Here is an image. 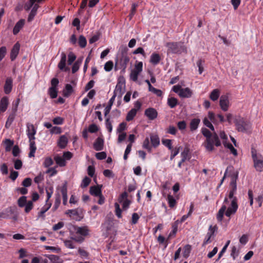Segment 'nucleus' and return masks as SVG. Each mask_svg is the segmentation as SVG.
Masks as SVG:
<instances>
[{
    "instance_id": "24",
    "label": "nucleus",
    "mask_w": 263,
    "mask_h": 263,
    "mask_svg": "<svg viewBox=\"0 0 263 263\" xmlns=\"http://www.w3.org/2000/svg\"><path fill=\"white\" fill-rule=\"evenodd\" d=\"M39 5L37 4H35L32 10H31V12H30L29 14V16H28V22H31L34 16H35L36 14V12H37V10L39 8Z\"/></svg>"
},
{
    "instance_id": "11",
    "label": "nucleus",
    "mask_w": 263,
    "mask_h": 263,
    "mask_svg": "<svg viewBox=\"0 0 263 263\" xmlns=\"http://www.w3.org/2000/svg\"><path fill=\"white\" fill-rule=\"evenodd\" d=\"M144 115L149 120H153L157 118L158 116V112L154 108L149 107L145 109Z\"/></svg>"
},
{
    "instance_id": "37",
    "label": "nucleus",
    "mask_w": 263,
    "mask_h": 263,
    "mask_svg": "<svg viewBox=\"0 0 263 263\" xmlns=\"http://www.w3.org/2000/svg\"><path fill=\"white\" fill-rule=\"evenodd\" d=\"M192 250L191 246L186 245L183 248V256L184 258H187L191 253Z\"/></svg>"
},
{
    "instance_id": "59",
    "label": "nucleus",
    "mask_w": 263,
    "mask_h": 263,
    "mask_svg": "<svg viewBox=\"0 0 263 263\" xmlns=\"http://www.w3.org/2000/svg\"><path fill=\"white\" fill-rule=\"evenodd\" d=\"M238 254L239 251L237 250L236 247L233 246L232 248L231 256L233 257V259L235 260Z\"/></svg>"
},
{
    "instance_id": "39",
    "label": "nucleus",
    "mask_w": 263,
    "mask_h": 263,
    "mask_svg": "<svg viewBox=\"0 0 263 263\" xmlns=\"http://www.w3.org/2000/svg\"><path fill=\"white\" fill-rule=\"evenodd\" d=\"M15 116H16V114L14 113H12V112H11L9 115V116L7 119V122L6 123L5 126H6V128H8L10 126V125L12 124V123L14 121Z\"/></svg>"
},
{
    "instance_id": "47",
    "label": "nucleus",
    "mask_w": 263,
    "mask_h": 263,
    "mask_svg": "<svg viewBox=\"0 0 263 263\" xmlns=\"http://www.w3.org/2000/svg\"><path fill=\"white\" fill-rule=\"evenodd\" d=\"M61 203V198L59 194H58L55 199L54 204L52 208V211H56L58 208H59L60 204Z\"/></svg>"
},
{
    "instance_id": "8",
    "label": "nucleus",
    "mask_w": 263,
    "mask_h": 263,
    "mask_svg": "<svg viewBox=\"0 0 263 263\" xmlns=\"http://www.w3.org/2000/svg\"><path fill=\"white\" fill-rule=\"evenodd\" d=\"M166 46L168 48L167 52L173 53L181 52L182 49L183 48L181 43L177 42L167 43Z\"/></svg>"
},
{
    "instance_id": "14",
    "label": "nucleus",
    "mask_w": 263,
    "mask_h": 263,
    "mask_svg": "<svg viewBox=\"0 0 263 263\" xmlns=\"http://www.w3.org/2000/svg\"><path fill=\"white\" fill-rule=\"evenodd\" d=\"M20 48V45L18 42L15 43L13 46L10 53V59L11 61H14L16 59L18 54Z\"/></svg>"
},
{
    "instance_id": "1",
    "label": "nucleus",
    "mask_w": 263,
    "mask_h": 263,
    "mask_svg": "<svg viewBox=\"0 0 263 263\" xmlns=\"http://www.w3.org/2000/svg\"><path fill=\"white\" fill-rule=\"evenodd\" d=\"M201 133L202 135L206 137L205 147L207 151L209 152L214 151V144H215L216 146H219L221 145V142L217 134L215 132H214V133L212 134L207 128H202Z\"/></svg>"
},
{
    "instance_id": "21",
    "label": "nucleus",
    "mask_w": 263,
    "mask_h": 263,
    "mask_svg": "<svg viewBox=\"0 0 263 263\" xmlns=\"http://www.w3.org/2000/svg\"><path fill=\"white\" fill-rule=\"evenodd\" d=\"M83 60V57H80L78 59V60L74 62L72 67V73H76L79 69L80 66L82 64Z\"/></svg>"
},
{
    "instance_id": "45",
    "label": "nucleus",
    "mask_w": 263,
    "mask_h": 263,
    "mask_svg": "<svg viewBox=\"0 0 263 263\" xmlns=\"http://www.w3.org/2000/svg\"><path fill=\"white\" fill-rule=\"evenodd\" d=\"M4 142L6 144V147H5L6 151V152L10 151L11 150V147L13 145V143H14L13 141L10 139H7L5 140Z\"/></svg>"
},
{
    "instance_id": "56",
    "label": "nucleus",
    "mask_w": 263,
    "mask_h": 263,
    "mask_svg": "<svg viewBox=\"0 0 263 263\" xmlns=\"http://www.w3.org/2000/svg\"><path fill=\"white\" fill-rule=\"evenodd\" d=\"M203 124L206 126L209 127L212 131L214 132V127L213 125L211 123V122L210 121H209V120L207 118H205L203 119Z\"/></svg>"
},
{
    "instance_id": "30",
    "label": "nucleus",
    "mask_w": 263,
    "mask_h": 263,
    "mask_svg": "<svg viewBox=\"0 0 263 263\" xmlns=\"http://www.w3.org/2000/svg\"><path fill=\"white\" fill-rule=\"evenodd\" d=\"M115 99V96H113L109 100L108 105L105 108V112H104L105 117H106L107 116V115L109 113L110 109H111V107L114 102Z\"/></svg>"
},
{
    "instance_id": "61",
    "label": "nucleus",
    "mask_w": 263,
    "mask_h": 263,
    "mask_svg": "<svg viewBox=\"0 0 263 263\" xmlns=\"http://www.w3.org/2000/svg\"><path fill=\"white\" fill-rule=\"evenodd\" d=\"M114 64L111 61L106 62L104 65V69L106 71H110L113 68Z\"/></svg>"
},
{
    "instance_id": "9",
    "label": "nucleus",
    "mask_w": 263,
    "mask_h": 263,
    "mask_svg": "<svg viewBox=\"0 0 263 263\" xmlns=\"http://www.w3.org/2000/svg\"><path fill=\"white\" fill-rule=\"evenodd\" d=\"M219 105L221 109L226 111L228 110L230 106L229 96L227 95H222L219 100Z\"/></svg>"
},
{
    "instance_id": "33",
    "label": "nucleus",
    "mask_w": 263,
    "mask_h": 263,
    "mask_svg": "<svg viewBox=\"0 0 263 263\" xmlns=\"http://www.w3.org/2000/svg\"><path fill=\"white\" fill-rule=\"evenodd\" d=\"M220 95V91L218 89H214L210 93V98L213 101H216Z\"/></svg>"
},
{
    "instance_id": "35",
    "label": "nucleus",
    "mask_w": 263,
    "mask_h": 263,
    "mask_svg": "<svg viewBox=\"0 0 263 263\" xmlns=\"http://www.w3.org/2000/svg\"><path fill=\"white\" fill-rule=\"evenodd\" d=\"M56 163L60 166H64L66 165L65 159L59 156H56L54 158Z\"/></svg>"
},
{
    "instance_id": "62",
    "label": "nucleus",
    "mask_w": 263,
    "mask_h": 263,
    "mask_svg": "<svg viewBox=\"0 0 263 263\" xmlns=\"http://www.w3.org/2000/svg\"><path fill=\"white\" fill-rule=\"evenodd\" d=\"M162 143L170 150L173 149L172 145V140L170 139H165L162 140Z\"/></svg>"
},
{
    "instance_id": "28",
    "label": "nucleus",
    "mask_w": 263,
    "mask_h": 263,
    "mask_svg": "<svg viewBox=\"0 0 263 263\" xmlns=\"http://www.w3.org/2000/svg\"><path fill=\"white\" fill-rule=\"evenodd\" d=\"M73 88L70 84H67L65 89L63 90V96L65 97H68L72 92Z\"/></svg>"
},
{
    "instance_id": "48",
    "label": "nucleus",
    "mask_w": 263,
    "mask_h": 263,
    "mask_svg": "<svg viewBox=\"0 0 263 263\" xmlns=\"http://www.w3.org/2000/svg\"><path fill=\"white\" fill-rule=\"evenodd\" d=\"M115 214H116V216L119 218H121L122 217V210L120 208V205L117 202H116L115 203Z\"/></svg>"
},
{
    "instance_id": "4",
    "label": "nucleus",
    "mask_w": 263,
    "mask_h": 263,
    "mask_svg": "<svg viewBox=\"0 0 263 263\" xmlns=\"http://www.w3.org/2000/svg\"><path fill=\"white\" fill-rule=\"evenodd\" d=\"M27 136L29 139V149L30 152L29 153V157H32L34 156V153L36 149L35 143L34 141L35 139L34 135L36 134V130L34 125L32 124L28 123L27 124Z\"/></svg>"
},
{
    "instance_id": "13",
    "label": "nucleus",
    "mask_w": 263,
    "mask_h": 263,
    "mask_svg": "<svg viewBox=\"0 0 263 263\" xmlns=\"http://www.w3.org/2000/svg\"><path fill=\"white\" fill-rule=\"evenodd\" d=\"M12 79L10 77L7 78L4 86V92L6 94H9L12 88Z\"/></svg>"
},
{
    "instance_id": "7",
    "label": "nucleus",
    "mask_w": 263,
    "mask_h": 263,
    "mask_svg": "<svg viewBox=\"0 0 263 263\" xmlns=\"http://www.w3.org/2000/svg\"><path fill=\"white\" fill-rule=\"evenodd\" d=\"M125 80L123 77H120L118 79L117 84L114 90V95L115 97L117 95L121 97L124 93Z\"/></svg>"
},
{
    "instance_id": "20",
    "label": "nucleus",
    "mask_w": 263,
    "mask_h": 263,
    "mask_svg": "<svg viewBox=\"0 0 263 263\" xmlns=\"http://www.w3.org/2000/svg\"><path fill=\"white\" fill-rule=\"evenodd\" d=\"M161 61L160 55L156 52L153 53L151 55L149 62L154 65H157Z\"/></svg>"
},
{
    "instance_id": "49",
    "label": "nucleus",
    "mask_w": 263,
    "mask_h": 263,
    "mask_svg": "<svg viewBox=\"0 0 263 263\" xmlns=\"http://www.w3.org/2000/svg\"><path fill=\"white\" fill-rule=\"evenodd\" d=\"M76 59V55L72 52H70L68 55V64L71 65Z\"/></svg>"
},
{
    "instance_id": "2",
    "label": "nucleus",
    "mask_w": 263,
    "mask_h": 263,
    "mask_svg": "<svg viewBox=\"0 0 263 263\" xmlns=\"http://www.w3.org/2000/svg\"><path fill=\"white\" fill-rule=\"evenodd\" d=\"M128 48L126 46H121L120 48V53L117 58L115 68V69H122L123 71L127 67L129 58L127 55Z\"/></svg>"
},
{
    "instance_id": "52",
    "label": "nucleus",
    "mask_w": 263,
    "mask_h": 263,
    "mask_svg": "<svg viewBox=\"0 0 263 263\" xmlns=\"http://www.w3.org/2000/svg\"><path fill=\"white\" fill-rule=\"evenodd\" d=\"M91 179L88 177L86 176L82 180V183L81 186L83 188L87 187L90 183Z\"/></svg>"
},
{
    "instance_id": "27",
    "label": "nucleus",
    "mask_w": 263,
    "mask_h": 263,
    "mask_svg": "<svg viewBox=\"0 0 263 263\" xmlns=\"http://www.w3.org/2000/svg\"><path fill=\"white\" fill-rule=\"evenodd\" d=\"M151 141L154 147H157L160 144V139L158 135H151L150 136Z\"/></svg>"
},
{
    "instance_id": "58",
    "label": "nucleus",
    "mask_w": 263,
    "mask_h": 263,
    "mask_svg": "<svg viewBox=\"0 0 263 263\" xmlns=\"http://www.w3.org/2000/svg\"><path fill=\"white\" fill-rule=\"evenodd\" d=\"M189 152H190V150H189V148L185 147L184 148L183 152L181 154V158L185 159H187L188 158V159H190V158L189 157Z\"/></svg>"
},
{
    "instance_id": "22",
    "label": "nucleus",
    "mask_w": 263,
    "mask_h": 263,
    "mask_svg": "<svg viewBox=\"0 0 263 263\" xmlns=\"http://www.w3.org/2000/svg\"><path fill=\"white\" fill-rule=\"evenodd\" d=\"M67 143H68V139H67V137L63 135L60 137V138L59 140V141L58 142V145L59 146V147L63 149V148H64L66 146Z\"/></svg>"
},
{
    "instance_id": "42",
    "label": "nucleus",
    "mask_w": 263,
    "mask_h": 263,
    "mask_svg": "<svg viewBox=\"0 0 263 263\" xmlns=\"http://www.w3.org/2000/svg\"><path fill=\"white\" fill-rule=\"evenodd\" d=\"M167 200L169 204V206L171 208H174L176 204V201L175 198L171 195H168Z\"/></svg>"
},
{
    "instance_id": "43",
    "label": "nucleus",
    "mask_w": 263,
    "mask_h": 263,
    "mask_svg": "<svg viewBox=\"0 0 263 263\" xmlns=\"http://www.w3.org/2000/svg\"><path fill=\"white\" fill-rule=\"evenodd\" d=\"M37 0H28V2L26 3L24 5V9L26 11H29L32 7L35 5L34 3Z\"/></svg>"
},
{
    "instance_id": "6",
    "label": "nucleus",
    "mask_w": 263,
    "mask_h": 263,
    "mask_svg": "<svg viewBox=\"0 0 263 263\" xmlns=\"http://www.w3.org/2000/svg\"><path fill=\"white\" fill-rule=\"evenodd\" d=\"M251 153L254 167L257 171L261 172L263 169V159L262 156L260 154H257L256 150L254 149H252Z\"/></svg>"
},
{
    "instance_id": "12",
    "label": "nucleus",
    "mask_w": 263,
    "mask_h": 263,
    "mask_svg": "<svg viewBox=\"0 0 263 263\" xmlns=\"http://www.w3.org/2000/svg\"><path fill=\"white\" fill-rule=\"evenodd\" d=\"M66 54L64 52L61 53V59L58 64V68L61 70L64 71H68L69 70V68L66 67Z\"/></svg>"
},
{
    "instance_id": "18",
    "label": "nucleus",
    "mask_w": 263,
    "mask_h": 263,
    "mask_svg": "<svg viewBox=\"0 0 263 263\" xmlns=\"http://www.w3.org/2000/svg\"><path fill=\"white\" fill-rule=\"evenodd\" d=\"M61 193L63 196V203L66 205L67 202V182H65L61 188Z\"/></svg>"
},
{
    "instance_id": "53",
    "label": "nucleus",
    "mask_w": 263,
    "mask_h": 263,
    "mask_svg": "<svg viewBox=\"0 0 263 263\" xmlns=\"http://www.w3.org/2000/svg\"><path fill=\"white\" fill-rule=\"evenodd\" d=\"M135 70L138 71L139 73H141L143 69V63L142 62H139L136 63L135 65L134 69Z\"/></svg>"
},
{
    "instance_id": "57",
    "label": "nucleus",
    "mask_w": 263,
    "mask_h": 263,
    "mask_svg": "<svg viewBox=\"0 0 263 263\" xmlns=\"http://www.w3.org/2000/svg\"><path fill=\"white\" fill-rule=\"evenodd\" d=\"M6 212L7 213V215H9V218H10V215H13L17 212H16V208L15 206L9 207L6 209Z\"/></svg>"
},
{
    "instance_id": "44",
    "label": "nucleus",
    "mask_w": 263,
    "mask_h": 263,
    "mask_svg": "<svg viewBox=\"0 0 263 263\" xmlns=\"http://www.w3.org/2000/svg\"><path fill=\"white\" fill-rule=\"evenodd\" d=\"M143 147L146 149H147L149 152H151L152 151V147L149 145V141L148 137H146L143 141Z\"/></svg>"
},
{
    "instance_id": "51",
    "label": "nucleus",
    "mask_w": 263,
    "mask_h": 263,
    "mask_svg": "<svg viewBox=\"0 0 263 263\" xmlns=\"http://www.w3.org/2000/svg\"><path fill=\"white\" fill-rule=\"evenodd\" d=\"M204 63V61L202 59H199L197 62V65L198 67V70H199V74H201L204 70V68L203 66Z\"/></svg>"
},
{
    "instance_id": "19",
    "label": "nucleus",
    "mask_w": 263,
    "mask_h": 263,
    "mask_svg": "<svg viewBox=\"0 0 263 263\" xmlns=\"http://www.w3.org/2000/svg\"><path fill=\"white\" fill-rule=\"evenodd\" d=\"M192 95V91L189 88H182L179 92V96L181 98H190Z\"/></svg>"
},
{
    "instance_id": "5",
    "label": "nucleus",
    "mask_w": 263,
    "mask_h": 263,
    "mask_svg": "<svg viewBox=\"0 0 263 263\" xmlns=\"http://www.w3.org/2000/svg\"><path fill=\"white\" fill-rule=\"evenodd\" d=\"M234 123L238 132H245L251 127L250 122L240 116L235 119Z\"/></svg>"
},
{
    "instance_id": "40",
    "label": "nucleus",
    "mask_w": 263,
    "mask_h": 263,
    "mask_svg": "<svg viewBox=\"0 0 263 263\" xmlns=\"http://www.w3.org/2000/svg\"><path fill=\"white\" fill-rule=\"evenodd\" d=\"M139 74L140 73L135 70L134 69L132 70L129 75L130 79L134 82H136L138 80V78Z\"/></svg>"
},
{
    "instance_id": "60",
    "label": "nucleus",
    "mask_w": 263,
    "mask_h": 263,
    "mask_svg": "<svg viewBox=\"0 0 263 263\" xmlns=\"http://www.w3.org/2000/svg\"><path fill=\"white\" fill-rule=\"evenodd\" d=\"M32 180L30 178H25L22 182V185L25 187H29L31 185Z\"/></svg>"
},
{
    "instance_id": "46",
    "label": "nucleus",
    "mask_w": 263,
    "mask_h": 263,
    "mask_svg": "<svg viewBox=\"0 0 263 263\" xmlns=\"http://www.w3.org/2000/svg\"><path fill=\"white\" fill-rule=\"evenodd\" d=\"M87 44L86 38L82 35H80L79 38V45L81 48H84Z\"/></svg>"
},
{
    "instance_id": "23",
    "label": "nucleus",
    "mask_w": 263,
    "mask_h": 263,
    "mask_svg": "<svg viewBox=\"0 0 263 263\" xmlns=\"http://www.w3.org/2000/svg\"><path fill=\"white\" fill-rule=\"evenodd\" d=\"M51 206V203H46V205L43 206L41 211L38 213V217H42L43 219L45 218L44 214L50 208Z\"/></svg>"
},
{
    "instance_id": "17",
    "label": "nucleus",
    "mask_w": 263,
    "mask_h": 263,
    "mask_svg": "<svg viewBox=\"0 0 263 263\" xmlns=\"http://www.w3.org/2000/svg\"><path fill=\"white\" fill-rule=\"evenodd\" d=\"M25 24V20L24 19L20 20L16 23L13 29V33L16 35L23 28Z\"/></svg>"
},
{
    "instance_id": "31",
    "label": "nucleus",
    "mask_w": 263,
    "mask_h": 263,
    "mask_svg": "<svg viewBox=\"0 0 263 263\" xmlns=\"http://www.w3.org/2000/svg\"><path fill=\"white\" fill-rule=\"evenodd\" d=\"M137 109L136 108H132L127 114L126 117V120L127 121H132L136 115Z\"/></svg>"
},
{
    "instance_id": "3",
    "label": "nucleus",
    "mask_w": 263,
    "mask_h": 263,
    "mask_svg": "<svg viewBox=\"0 0 263 263\" xmlns=\"http://www.w3.org/2000/svg\"><path fill=\"white\" fill-rule=\"evenodd\" d=\"M227 177L231 178V182L230 183V188L237 189V180L238 178V172L234 170L232 166H229L227 167L226 171L224 173V176L221 180L219 186L221 185L224 180Z\"/></svg>"
},
{
    "instance_id": "29",
    "label": "nucleus",
    "mask_w": 263,
    "mask_h": 263,
    "mask_svg": "<svg viewBox=\"0 0 263 263\" xmlns=\"http://www.w3.org/2000/svg\"><path fill=\"white\" fill-rule=\"evenodd\" d=\"M227 209V206L225 205H223L220 210H219L217 214V220L219 222H221L222 220L223 214Z\"/></svg>"
},
{
    "instance_id": "25",
    "label": "nucleus",
    "mask_w": 263,
    "mask_h": 263,
    "mask_svg": "<svg viewBox=\"0 0 263 263\" xmlns=\"http://www.w3.org/2000/svg\"><path fill=\"white\" fill-rule=\"evenodd\" d=\"M200 120L199 119H193L191 120L190 124V127L191 131H194L198 127L199 124L200 123Z\"/></svg>"
},
{
    "instance_id": "54",
    "label": "nucleus",
    "mask_w": 263,
    "mask_h": 263,
    "mask_svg": "<svg viewBox=\"0 0 263 263\" xmlns=\"http://www.w3.org/2000/svg\"><path fill=\"white\" fill-rule=\"evenodd\" d=\"M64 245L66 247L69 249H74L75 248V246L73 244V241L71 240H65L64 241Z\"/></svg>"
},
{
    "instance_id": "63",
    "label": "nucleus",
    "mask_w": 263,
    "mask_h": 263,
    "mask_svg": "<svg viewBox=\"0 0 263 263\" xmlns=\"http://www.w3.org/2000/svg\"><path fill=\"white\" fill-rule=\"evenodd\" d=\"M50 131V133L52 134H59L62 132L61 127L58 126H54L52 127Z\"/></svg>"
},
{
    "instance_id": "36",
    "label": "nucleus",
    "mask_w": 263,
    "mask_h": 263,
    "mask_svg": "<svg viewBox=\"0 0 263 263\" xmlns=\"http://www.w3.org/2000/svg\"><path fill=\"white\" fill-rule=\"evenodd\" d=\"M223 145L224 146L226 147H227L228 148H229L231 153L234 155L235 156H237V151L236 150V149H235L233 146L232 145V144H231L230 143H227L226 142H223Z\"/></svg>"
},
{
    "instance_id": "64",
    "label": "nucleus",
    "mask_w": 263,
    "mask_h": 263,
    "mask_svg": "<svg viewBox=\"0 0 263 263\" xmlns=\"http://www.w3.org/2000/svg\"><path fill=\"white\" fill-rule=\"evenodd\" d=\"M96 157L99 160H103L106 158V154L104 152L97 153Z\"/></svg>"
},
{
    "instance_id": "38",
    "label": "nucleus",
    "mask_w": 263,
    "mask_h": 263,
    "mask_svg": "<svg viewBox=\"0 0 263 263\" xmlns=\"http://www.w3.org/2000/svg\"><path fill=\"white\" fill-rule=\"evenodd\" d=\"M48 93L51 98H56L58 96V88L54 87H50L48 89Z\"/></svg>"
},
{
    "instance_id": "15",
    "label": "nucleus",
    "mask_w": 263,
    "mask_h": 263,
    "mask_svg": "<svg viewBox=\"0 0 263 263\" xmlns=\"http://www.w3.org/2000/svg\"><path fill=\"white\" fill-rule=\"evenodd\" d=\"M104 145V140L102 138L98 137L93 143V148L97 151H100L103 149Z\"/></svg>"
},
{
    "instance_id": "16",
    "label": "nucleus",
    "mask_w": 263,
    "mask_h": 263,
    "mask_svg": "<svg viewBox=\"0 0 263 263\" xmlns=\"http://www.w3.org/2000/svg\"><path fill=\"white\" fill-rule=\"evenodd\" d=\"M102 185L91 186L89 189V193L91 195L98 196L102 194L101 187Z\"/></svg>"
},
{
    "instance_id": "41",
    "label": "nucleus",
    "mask_w": 263,
    "mask_h": 263,
    "mask_svg": "<svg viewBox=\"0 0 263 263\" xmlns=\"http://www.w3.org/2000/svg\"><path fill=\"white\" fill-rule=\"evenodd\" d=\"M27 202V197L23 196L21 197L17 200L18 205L21 207L25 206Z\"/></svg>"
},
{
    "instance_id": "26",
    "label": "nucleus",
    "mask_w": 263,
    "mask_h": 263,
    "mask_svg": "<svg viewBox=\"0 0 263 263\" xmlns=\"http://www.w3.org/2000/svg\"><path fill=\"white\" fill-rule=\"evenodd\" d=\"M8 99L7 97H4L1 101V110L2 112L6 110L8 105Z\"/></svg>"
},
{
    "instance_id": "50",
    "label": "nucleus",
    "mask_w": 263,
    "mask_h": 263,
    "mask_svg": "<svg viewBox=\"0 0 263 263\" xmlns=\"http://www.w3.org/2000/svg\"><path fill=\"white\" fill-rule=\"evenodd\" d=\"M53 164V161L51 157H47L45 159L43 166L45 167H48Z\"/></svg>"
},
{
    "instance_id": "34",
    "label": "nucleus",
    "mask_w": 263,
    "mask_h": 263,
    "mask_svg": "<svg viewBox=\"0 0 263 263\" xmlns=\"http://www.w3.org/2000/svg\"><path fill=\"white\" fill-rule=\"evenodd\" d=\"M178 104V100L174 97H170L167 99V104L171 108H174Z\"/></svg>"
},
{
    "instance_id": "32",
    "label": "nucleus",
    "mask_w": 263,
    "mask_h": 263,
    "mask_svg": "<svg viewBox=\"0 0 263 263\" xmlns=\"http://www.w3.org/2000/svg\"><path fill=\"white\" fill-rule=\"evenodd\" d=\"M76 233L85 237L88 234V230L86 227H78L76 229Z\"/></svg>"
},
{
    "instance_id": "55",
    "label": "nucleus",
    "mask_w": 263,
    "mask_h": 263,
    "mask_svg": "<svg viewBox=\"0 0 263 263\" xmlns=\"http://www.w3.org/2000/svg\"><path fill=\"white\" fill-rule=\"evenodd\" d=\"M25 211L26 213H29L33 208V204L32 201H29L28 202H26L25 204Z\"/></svg>"
},
{
    "instance_id": "10",
    "label": "nucleus",
    "mask_w": 263,
    "mask_h": 263,
    "mask_svg": "<svg viewBox=\"0 0 263 263\" xmlns=\"http://www.w3.org/2000/svg\"><path fill=\"white\" fill-rule=\"evenodd\" d=\"M238 209V205L237 203L236 197L234 198L231 202V206L229 207L226 211V215L227 217H230L231 215L236 213Z\"/></svg>"
}]
</instances>
